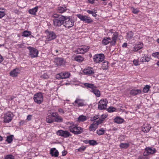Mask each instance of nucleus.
<instances>
[{
  "instance_id": "nucleus-62",
  "label": "nucleus",
  "mask_w": 159,
  "mask_h": 159,
  "mask_svg": "<svg viewBox=\"0 0 159 159\" xmlns=\"http://www.w3.org/2000/svg\"><path fill=\"white\" fill-rule=\"evenodd\" d=\"M3 60V58L1 55H0V63Z\"/></svg>"
},
{
  "instance_id": "nucleus-22",
  "label": "nucleus",
  "mask_w": 159,
  "mask_h": 159,
  "mask_svg": "<svg viewBox=\"0 0 159 159\" xmlns=\"http://www.w3.org/2000/svg\"><path fill=\"white\" fill-rule=\"evenodd\" d=\"M50 154L52 156L57 157L58 156L59 152L55 148H53L51 149Z\"/></svg>"
},
{
  "instance_id": "nucleus-58",
  "label": "nucleus",
  "mask_w": 159,
  "mask_h": 159,
  "mask_svg": "<svg viewBox=\"0 0 159 159\" xmlns=\"http://www.w3.org/2000/svg\"><path fill=\"white\" fill-rule=\"evenodd\" d=\"M31 115H29L27 116V120H31Z\"/></svg>"
},
{
  "instance_id": "nucleus-9",
  "label": "nucleus",
  "mask_w": 159,
  "mask_h": 159,
  "mask_svg": "<svg viewBox=\"0 0 159 159\" xmlns=\"http://www.w3.org/2000/svg\"><path fill=\"white\" fill-rule=\"evenodd\" d=\"M28 49L30 52L29 56L32 58L37 57L38 56V51L36 48L31 47H28Z\"/></svg>"
},
{
  "instance_id": "nucleus-33",
  "label": "nucleus",
  "mask_w": 159,
  "mask_h": 159,
  "mask_svg": "<svg viewBox=\"0 0 159 159\" xmlns=\"http://www.w3.org/2000/svg\"><path fill=\"white\" fill-rule=\"evenodd\" d=\"M105 130L103 128H101L97 130L96 131L97 134L99 135H103L105 132Z\"/></svg>"
},
{
  "instance_id": "nucleus-23",
  "label": "nucleus",
  "mask_w": 159,
  "mask_h": 159,
  "mask_svg": "<svg viewBox=\"0 0 159 159\" xmlns=\"http://www.w3.org/2000/svg\"><path fill=\"white\" fill-rule=\"evenodd\" d=\"M151 127L149 125L145 124L142 128V131L144 132H148L149 131Z\"/></svg>"
},
{
  "instance_id": "nucleus-44",
  "label": "nucleus",
  "mask_w": 159,
  "mask_h": 159,
  "mask_svg": "<svg viewBox=\"0 0 159 159\" xmlns=\"http://www.w3.org/2000/svg\"><path fill=\"white\" fill-rule=\"evenodd\" d=\"M88 142L90 145H95L97 144V142L94 140H89Z\"/></svg>"
},
{
  "instance_id": "nucleus-48",
  "label": "nucleus",
  "mask_w": 159,
  "mask_h": 159,
  "mask_svg": "<svg viewBox=\"0 0 159 159\" xmlns=\"http://www.w3.org/2000/svg\"><path fill=\"white\" fill-rule=\"evenodd\" d=\"M133 62L135 66H139V61L138 60L134 59L133 61Z\"/></svg>"
},
{
  "instance_id": "nucleus-50",
  "label": "nucleus",
  "mask_w": 159,
  "mask_h": 159,
  "mask_svg": "<svg viewBox=\"0 0 159 159\" xmlns=\"http://www.w3.org/2000/svg\"><path fill=\"white\" fill-rule=\"evenodd\" d=\"M65 16L59 15L57 14H54L53 15V17L55 18L54 19H58V18L59 19V18H61V16Z\"/></svg>"
},
{
  "instance_id": "nucleus-41",
  "label": "nucleus",
  "mask_w": 159,
  "mask_h": 159,
  "mask_svg": "<svg viewBox=\"0 0 159 159\" xmlns=\"http://www.w3.org/2000/svg\"><path fill=\"white\" fill-rule=\"evenodd\" d=\"M150 88V86L148 85H146L143 89V92L145 93H147L148 92L149 89Z\"/></svg>"
},
{
  "instance_id": "nucleus-27",
  "label": "nucleus",
  "mask_w": 159,
  "mask_h": 159,
  "mask_svg": "<svg viewBox=\"0 0 159 159\" xmlns=\"http://www.w3.org/2000/svg\"><path fill=\"white\" fill-rule=\"evenodd\" d=\"M141 93V90L140 89H132L130 91V94L133 96H134L140 94Z\"/></svg>"
},
{
  "instance_id": "nucleus-13",
  "label": "nucleus",
  "mask_w": 159,
  "mask_h": 159,
  "mask_svg": "<svg viewBox=\"0 0 159 159\" xmlns=\"http://www.w3.org/2000/svg\"><path fill=\"white\" fill-rule=\"evenodd\" d=\"M73 104L75 106L77 107H83L86 105L84 100L79 98H76Z\"/></svg>"
},
{
  "instance_id": "nucleus-35",
  "label": "nucleus",
  "mask_w": 159,
  "mask_h": 159,
  "mask_svg": "<svg viewBox=\"0 0 159 159\" xmlns=\"http://www.w3.org/2000/svg\"><path fill=\"white\" fill-rule=\"evenodd\" d=\"M31 34V32L29 31L25 30L22 33V36L25 37H27Z\"/></svg>"
},
{
  "instance_id": "nucleus-52",
  "label": "nucleus",
  "mask_w": 159,
  "mask_h": 159,
  "mask_svg": "<svg viewBox=\"0 0 159 159\" xmlns=\"http://www.w3.org/2000/svg\"><path fill=\"white\" fill-rule=\"evenodd\" d=\"M107 115L106 114H103L102 115L101 118H100L101 119H102L103 121L107 117Z\"/></svg>"
},
{
  "instance_id": "nucleus-57",
  "label": "nucleus",
  "mask_w": 159,
  "mask_h": 159,
  "mask_svg": "<svg viewBox=\"0 0 159 159\" xmlns=\"http://www.w3.org/2000/svg\"><path fill=\"white\" fill-rule=\"evenodd\" d=\"M138 159H147V158L143 156H139Z\"/></svg>"
},
{
  "instance_id": "nucleus-59",
  "label": "nucleus",
  "mask_w": 159,
  "mask_h": 159,
  "mask_svg": "<svg viewBox=\"0 0 159 159\" xmlns=\"http://www.w3.org/2000/svg\"><path fill=\"white\" fill-rule=\"evenodd\" d=\"M141 61L142 62H146V60L145 59V57L144 56L143 57L141 58Z\"/></svg>"
},
{
  "instance_id": "nucleus-11",
  "label": "nucleus",
  "mask_w": 159,
  "mask_h": 159,
  "mask_svg": "<svg viewBox=\"0 0 159 159\" xmlns=\"http://www.w3.org/2000/svg\"><path fill=\"white\" fill-rule=\"evenodd\" d=\"M108 103L107 99L101 100L98 103V108L100 110H103L106 108Z\"/></svg>"
},
{
  "instance_id": "nucleus-20",
  "label": "nucleus",
  "mask_w": 159,
  "mask_h": 159,
  "mask_svg": "<svg viewBox=\"0 0 159 159\" xmlns=\"http://www.w3.org/2000/svg\"><path fill=\"white\" fill-rule=\"evenodd\" d=\"M20 70L18 68H16L10 71V75L12 77H16L20 73Z\"/></svg>"
},
{
  "instance_id": "nucleus-36",
  "label": "nucleus",
  "mask_w": 159,
  "mask_h": 159,
  "mask_svg": "<svg viewBox=\"0 0 159 159\" xmlns=\"http://www.w3.org/2000/svg\"><path fill=\"white\" fill-rule=\"evenodd\" d=\"M6 15L5 10L3 8H0V19L2 18Z\"/></svg>"
},
{
  "instance_id": "nucleus-15",
  "label": "nucleus",
  "mask_w": 159,
  "mask_h": 159,
  "mask_svg": "<svg viewBox=\"0 0 159 159\" xmlns=\"http://www.w3.org/2000/svg\"><path fill=\"white\" fill-rule=\"evenodd\" d=\"M57 133L58 135L65 138H67L71 135L70 132L67 130H59L57 132Z\"/></svg>"
},
{
  "instance_id": "nucleus-46",
  "label": "nucleus",
  "mask_w": 159,
  "mask_h": 159,
  "mask_svg": "<svg viewBox=\"0 0 159 159\" xmlns=\"http://www.w3.org/2000/svg\"><path fill=\"white\" fill-rule=\"evenodd\" d=\"M4 159H14V157L11 155H8L5 157Z\"/></svg>"
},
{
  "instance_id": "nucleus-54",
  "label": "nucleus",
  "mask_w": 159,
  "mask_h": 159,
  "mask_svg": "<svg viewBox=\"0 0 159 159\" xmlns=\"http://www.w3.org/2000/svg\"><path fill=\"white\" fill-rule=\"evenodd\" d=\"M58 111L59 113H62V114H64L65 112V111H64L62 109H61V108H59L58 109Z\"/></svg>"
},
{
  "instance_id": "nucleus-24",
  "label": "nucleus",
  "mask_w": 159,
  "mask_h": 159,
  "mask_svg": "<svg viewBox=\"0 0 159 159\" xmlns=\"http://www.w3.org/2000/svg\"><path fill=\"white\" fill-rule=\"evenodd\" d=\"M47 116L46 118V121L49 123H52L54 122V119L52 118L53 116L51 114Z\"/></svg>"
},
{
  "instance_id": "nucleus-21",
  "label": "nucleus",
  "mask_w": 159,
  "mask_h": 159,
  "mask_svg": "<svg viewBox=\"0 0 159 159\" xmlns=\"http://www.w3.org/2000/svg\"><path fill=\"white\" fill-rule=\"evenodd\" d=\"M56 65L57 66H60L63 64L64 59L62 58H56L54 60Z\"/></svg>"
},
{
  "instance_id": "nucleus-10",
  "label": "nucleus",
  "mask_w": 159,
  "mask_h": 159,
  "mask_svg": "<svg viewBox=\"0 0 159 159\" xmlns=\"http://www.w3.org/2000/svg\"><path fill=\"white\" fill-rule=\"evenodd\" d=\"M70 75V73L68 72H61L57 74L56 76V78L58 80L66 79L69 78Z\"/></svg>"
},
{
  "instance_id": "nucleus-31",
  "label": "nucleus",
  "mask_w": 159,
  "mask_h": 159,
  "mask_svg": "<svg viewBox=\"0 0 159 159\" xmlns=\"http://www.w3.org/2000/svg\"><path fill=\"white\" fill-rule=\"evenodd\" d=\"M57 11L60 13H62L65 12L67 10L66 7H59L57 8Z\"/></svg>"
},
{
  "instance_id": "nucleus-49",
  "label": "nucleus",
  "mask_w": 159,
  "mask_h": 159,
  "mask_svg": "<svg viewBox=\"0 0 159 159\" xmlns=\"http://www.w3.org/2000/svg\"><path fill=\"white\" fill-rule=\"evenodd\" d=\"M103 121L102 119H101L100 118H99V119L98 120L96 121V123H95L96 125H97V126H98V125L99 124H101Z\"/></svg>"
},
{
  "instance_id": "nucleus-38",
  "label": "nucleus",
  "mask_w": 159,
  "mask_h": 159,
  "mask_svg": "<svg viewBox=\"0 0 159 159\" xmlns=\"http://www.w3.org/2000/svg\"><path fill=\"white\" fill-rule=\"evenodd\" d=\"M129 144L128 143H121L120 147L121 148H126L129 147Z\"/></svg>"
},
{
  "instance_id": "nucleus-12",
  "label": "nucleus",
  "mask_w": 159,
  "mask_h": 159,
  "mask_svg": "<svg viewBox=\"0 0 159 159\" xmlns=\"http://www.w3.org/2000/svg\"><path fill=\"white\" fill-rule=\"evenodd\" d=\"M64 16H61V18L58 19H53V24L55 26L59 27L61 26L64 23Z\"/></svg>"
},
{
  "instance_id": "nucleus-3",
  "label": "nucleus",
  "mask_w": 159,
  "mask_h": 159,
  "mask_svg": "<svg viewBox=\"0 0 159 159\" xmlns=\"http://www.w3.org/2000/svg\"><path fill=\"white\" fill-rule=\"evenodd\" d=\"M64 17L63 25L66 28H69L74 26L75 21L70 16H65Z\"/></svg>"
},
{
  "instance_id": "nucleus-25",
  "label": "nucleus",
  "mask_w": 159,
  "mask_h": 159,
  "mask_svg": "<svg viewBox=\"0 0 159 159\" xmlns=\"http://www.w3.org/2000/svg\"><path fill=\"white\" fill-rule=\"evenodd\" d=\"M143 44L142 43H140L136 45L133 48L132 51L134 52H136L141 49L143 48Z\"/></svg>"
},
{
  "instance_id": "nucleus-32",
  "label": "nucleus",
  "mask_w": 159,
  "mask_h": 159,
  "mask_svg": "<svg viewBox=\"0 0 159 159\" xmlns=\"http://www.w3.org/2000/svg\"><path fill=\"white\" fill-rule=\"evenodd\" d=\"M84 58L81 56H76L74 58L75 61L79 62H81L84 60Z\"/></svg>"
},
{
  "instance_id": "nucleus-64",
  "label": "nucleus",
  "mask_w": 159,
  "mask_h": 159,
  "mask_svg": "<svg viewBox=\"0 0 159 159\" xmlns=\"http://www.w3.org/2000/svg\"><path fill=\"white\" fill-rule=\"evenodd\" d=\"M88 141H89V140H85L84 141V142L87 144L89 143Z\"/></svg>"
},
{
  "instance_id": "nucleus-51",
  "label": "nucleus",
  "mask_w": 159,
  "mask_h": 159,
  "mask_svg": "<svg viewBox=\"0 0 159 159\" xmlns=\"http://www.w3.org/2000/svg\"><path fill=\"white\" fill-rule=\"evenodd\" d=\"M99 117L98 116H94L93 117L91 118L90 120L91 121H93L97 119Z\"/></svg>"
},
{
  "instance_id": "nucleus-14",
  "label": "nucleus",
  "mask_w": 159,
  "mask_h": 159,
  "mask_svg": "<svg viewBox=\"0 0 159 159\" xmlns=\"http://www.w3.org/2000/svg\"><path fill=\"white\" fill-rule=\"evenodd\" d=\"M105 58L104 55L103 54L95 55L93 57V61L96 63H99L103 61Z\"/></svg>"
},
{
  "instance_id": "nucleus-34",
  "label": "nucleus",
  "mask_w": 159,
  "mask_h": 159,
  "mask_svg": "<svg viewBox=\"0 0 159 159\" xmlns=\"http://www.w3.org/2000/svg\"><path fill=\"white\" fill-rule=\"evenodd\" d=\"M87 119V117L84 115H80L78 118V120L79 121L83 122Z\"/></svg>"
},
{
  "instance_id": "nucleus-2",
  "label": "nucleus",
  "mask_w": 159,
  "mask_h": 159,
  "mask_svg": "<svg viewBox=\"0 0 159 159\" xmlns=\"http://www.w3.org/2000/svg\"><path fill=\"white\" fill-rule=\"evenodd\" d=\"M118 36V33L115 32L113 34L112 38V40H111L110 38H106L102 40V43L104 45H107L110 43L111 45H114L115 44Z\"/></svg>"
},
{
  "instance_id": "nucleus-26",
  "label": "nucleus",
  "mask_w": 159,
  "mask_h": 159,
  "mask_svg": "<svg viewBox=\"0 0 159 159\" xmlns=\"http://www.w3.org/2000/svg\"><path fill=\"white\" fill-rule=\"evenodd\" d=\"M114 122L118 124L122 123L124 122V120L120 116L116 117L114 119Z\"/></svg>"
},
{
  "instance_id": "nucleus-61",
  "label": "nucleus",
  "mask_w": 159,
  "mask_h": 159,
  "mask_svg": "<svg viewBox=\"0 0 159 159\" xmlns=\"http://www.w3.org/2000/svg\"><path fill=\"white\" fill-rule=\"evenodd\" d=\"M95 0H89V3L91 4H93Z\"/></svg>"
},
{
  "instance_id": "nucleus-37",
  "label": "nucleus",
  "mask_w": 159,
  "mask_h": 159,
  "mask_svg": "<svg viewBox=\"0 0 159 159\" xmlns=\"http://www.w3.org/2000/svg\"><path fill=\"white\" fill-rule=\"evenodd\" d=\"M14 136L12 135L8 136L7 137L6 141L9 143H11L12 141Z\"/></svg>"
},
{
  "instance_id": "nucleus-1",
  "label": "nucleus",
  "mask_w": 159,
  "mask_h": 159,
  "mask_svg": "<svg viewBox=\"0 0 159 159\" xmlns=\"http://www.w3.org/2000/svg\"><path fill=\"white\" fill-rule=\"evenodd\" d=\"M71 125L69 126L68 127L69 130L70 131L75 134H79L82 133L83 129L82 128L78 126L77 125L73 124L72 123H70Z\"/></svg>"
},
{
  "instance_id": "nucleus-60",
  "label": "nucleus",
  "mask_w": 159,
  "mask_h": 159,
  "mask_svg": "<svg viewBox=\"0 0 159 159\" xmlns=\"http://www.w3.org/2000/svg\"><path fill=\"white\" fill-rule=\"evenodd\" d=\"M127 46V43H124L123 44L122 47L123 48H125V47H126Z\"/></svg>"
},
{
  "instance_id": "nucleus-47",
  "label": "nucleus",
  "mask_w": 159,
  "mask_h": 159,
  "mask_svg": "<svg viewBox=\"0 0 159 159\" xmlns=\"http://www.w3.org/2000/svg\"><path fill=\"white\" fill-rule=\"evenodd\" d=\"M41 78L44 79H46L49 78V76L46 73H44L41 76Z\"/></svg>"
},
{
  "instance_id": "nucleus-29",
  "label": "nucleus",
  "mask_w": 159,
  "mask_h": 159,
  "mask_svg": "<svg viewBox=\"0 0 159 159\" xmlns=\"http://www.w3.org/2000/svg\"><path fill=\"white\" fill-rule=\"evenodd\" d=\"M38 7H36L32 9L29 10V12L31 14L35 15L36 14V13L38 11Z\"/></svg>"
},
{
  "instance_id": "nucleus-43",
  "label": "nucleus",
  "mask_w": 159,
  "mask_h": 159,
  "mask_svg": "<svg viewBox=\"0 0 159 159\" xmlns=\"http://www.w3.org/2000/svg\"><path fill=\"white\" fill-rule=\"evenodd\" d=\"M87 11L89 14H91L92 16L94 17H96L97 16L96 12H94L92 11L88 10Z\"/></svg>"
},
{
  "instance_id": "nucleus-4",
  "label": "nucleus",
  "mask_w": 159,
  "mask_h": 159,
  "mask_svg": "<svg viewBox=\"0 0 159 159\" xmlns=\"http://www.w3.org/2000/svg\"><path fill=\"white\" fill-rule=\"evenodd\" d=\"M84 85L86 87L91 89L90 91L93 93L96 97H99L100 96V92L97 88L93 84L88 83H84Z\"/></svg>"
},
{
  "instance_id": "nucleus-56",
  "label": "nucleus",
  "mask_w": 159,
  "mask_h": 159,
  "mask_svg": "<svg viewBox=\"0 0 159 159\" xmlns=\"http://www.w3.org/2000/svg\"><path fill=\"white\" fill-rule=\"evenodd\" d=\"M67 153V152L66 151L64 150L62 152V155L63 156H65Z\"/></svg>"
},
{
  "instance_id": "nucleus-63",
  "label": "nucleus",
  "mask_w": 159,
  "mask_h": 159,
  "mask_svg": "<svg viewBox=\"0 0 159 159\" xmlns=\"http://www.w3.org/2000/svg\"><path fill=\"white\" fill-rule=\"evenodd\" d=\"M133 12L134 13H135V14H136V13H137L138 12V11H137V10H134Z\"/></svg>"
},
{
  "instance_id": "nucleus-53",
  "label": "nucleus",
  "mask_w": 159,
  "mask_h": 159,
  "mask_svg": "<svg viewBox=\"0 0 159 159\" xmlns=\"http://www.w3.org/2000/svg\"><path fill=\"white\" fill-rule=\"evenodd\" d=\"M144 57H145V59L146 60V62H148L149 61L150 59V57H148V56H146L145 55H144Z\"/></svg>"
},
{
  "instance_id": "nucleus-6",
  "label": "nucleus",
  "mask_w": 159,
  "mask_h": 159,
  "mask_svg": "<svg viewBox=\"0 0 159 159\" xmlns=\"http://www.w3.org/2000/svg\"><path fill=\"white\" fill-rule=\"evenodd\" d=\"M33 99L37 104H41L43 101V95L41 93H37L34 95Z\"/></svg>"
},
{
  "instance_id": "nucleus-16",
  "label": "nucleus",
  "mask_w": 159,
  "mask_h": 159,
  "mask_svg": "<svg viewBox=\"0 0 159 159\" xmlns=\"http://www.w3.org/2000/svg\"><path fill=\"white\" fill-rule=\"evenodd\" d=\"M156 152V149L154 148H146L145 151L143 153L144 156H147L150 154H153Z\"/></svg>"
},
{
  "instance_id": "nucleus-18",
  "label": "nucleus",
  "mask_w": 159,
  "mask_h": 159,
  "mask_svg": "<svg viewBox=\"0 0 159 159\" xmlns=\"http://www.w3.org/2000/svg\"><path fill=\"white\" fill-rule=\"evenodd\" d=\"M57 36L55 34L53 31H48L47 36L46 39L48 41H51L55 39Z\"/></svg>"
},
{
  "instance_id": "nucleus-8",
  "label": "nucleus",
  "mask_w": 159,
  "mask_h": 159,
  "mask_svg": "<svg viewBox=\"0 0 159 159\" xmlns=\"http://www.w3.org/2000/svg\"><path fill=\"white\" fill-rule=\"evenodd\" d=\"M49 113L50 114H51L53 117L55 118L54 121L58 123L62 122H63V119L62 118L59 116L57 112H52L50 111Z\"/></svg>"
},
{
  "instance_id": "nucleus-19",
  "label": "nucleus",
  "mask_w": 159,
  "mask_h": 159,
  "mask_svg": "<svg viewBox=\"0 0 159 159\" xmlns=\"http://www.w3.org/2000/svg\"><path fill=\"white\" fill-rule=\"evenodd\" d=\"M83 72L85 75H90L94 74V70L91 67H88L84 70Z\"/></svg>"
},
{
  "instance_id": "nucleus-39",
  "label": "nucleus",
  "mask_w": 159,
  "mask_h": 159,
  "mask_svg": "<svg viewBox=\"0 0 159 159\" xmlns=\"http://www.w3.org/2000/svg\"><path fill=\"white\" fill-rule=\"evenodd\" d=\"M52 53L54 55H57L61 53V51L60 50L54 49L52 51Z\"/></svg>"
},
{
  "instance_id": "nucleus-7",
  "label": "nucleus",
  "mask_w": 159,
  "mask_h": 159,
  "mask_svg": "<svg viewBox=\"0 0 159 159\" xmlns=\"http://www.w3.org/2000/svg\"><path fill=\"white\" fill-rule=\"evenodd\" d=\"M77 16L79 18L80 20L87 24H90L93 22V20L89 17L86 15H82L81 14H78Z\"/></svg>"
},
{
  "instance_id": "nucleus-42",
  "label": "nucleus",
  "mask_w": 159,
  "mask_h": 159,
  "mask_svg": "<svg viewBox=\"0 0 159 159\" xmlns=\"http://www.w3.org/2000/svg\"><path fill=\"white\" fill-rule=\"evenodd\" d=\"M133 35L134 34L133 32L131 31H130L127 33V37L128 39H130L132 38Z\"/></svg>"
},
{
  "instance_id": "nucleus-45",
  "label": "nucleus",
  "mask_w": 159,
  "mask_h": 159,
  "mask_svg": "<svg viewBox=\"0 0 159 159\" xmlns=\"http://www.w3.org/2000/svg\"><path fill=\"white\" fill-rule=\"evenodd\" d=\"M152 56L155 58L159 59V52L153 53Z\"/></svg>"
},
{
  "instance_id": "nucleus-55",
  "label": "nucleus",
  "mask_w": 159,
  "mask_h": 159,
  "mask_svg": "<svg viewBox=\"0 0 159 159\" xmlns=\"http://www.w3.org/2000/svg\"><path fill=\"white\" fill-rule=\"evenodd\" d=\"M17 45L19 48H24L25 47V46L23 44H18Z\"/></svg>"
},
{
  "instance_id": "nucleus-5",
  "label": "nucleus",
  "mask_w": 159,
  "mask_h": 159,
  "mask_svg": "<svg viewBox=\"0 0 159 159\" xmlns=\"http://www.w3.org/2000/svg\"><path fill=\"white\" fill-rule=\"evenodd\" d=\"M13 114L10 111L5 113L3 117V122L4 123H9L11 122L13 117Z\"/></svg>"
},
{
  "instance_id": "nucleus-17",
  "label": "nucleus",
  "mask_w": 159,
  "mask_h": 159,
  "mask_svg": "<svg viewBox=\"0 0 159 159\" xmlns=\"http://www.w3.org/2000/svg\"><path fill=\"white\" fill-rule=\"evenodd\" d=\"M89 48V46H84L78 48L76 52L78 54H84L87 52Z\"/></svg>"
},
{
  "instance_id": "nucleus-30",
  "label": "nucleus",
  "mask_w": 159,
  "mask_h": 159,
  "mask_svg": "<svg viewBox=\"0 0 159 159\" xmlns=\"http://www.w3.org/2000/svg\"><path fill=\"white\" fill-rule=\"evenodd\" d=\"M108 67V62L107 61H105L102 64V68L103 70H107Z\"/></svg>"
},
{
  "instance_id": "nucleus-40",
  "label": "nucleus",
  "mask_w": 159,
  "mask_h": 159,
  "mask_svg": "<svg viewBox=\"0 0 159 159\" xmlns=\"http://www.w3.org/2000/svg\"><path fill=\"white\" fill-rule=\"evenodd\" d=\"M116 110V108L112 107H110L107 109V111L110 113L115 111Z\"/></svg>"
},
{
  "instance_id": "nucleus-28",
  "label": "nucleus",
  "mask_w": 159,
  "mask_h": 159,
  "mask_svg": "<svg viewBox=\"0 0 159 159\" xmlns=\"http://www.w3.org/2000/svg\"><path fill=\"white\" fill-rule=\"evenodd\" d=\"M98 127L97 125L95 123H93L89 127V130L90 131H95Z\"/></svg>"
}]
</instances>
